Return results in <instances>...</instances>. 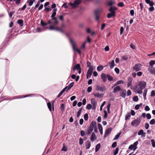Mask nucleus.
<instances>
[{"label":"nucleus","instance_id":"obj_3","mask_svg":"<svg viewBox=\"0 0 155 155\" xmlns=\"http://www.w3.org/2000/svg\"><path fill=\"white\" fill-rule=\"evenodd\" d=\"M73 49L74 51H76L78 52L80 54H81V52L78 49L76 48V43L72 39H70V40Z\"/></svg>","mask_w":155,"mask_h":155},{"label":"nucleus","instance_id":"obj_38","mask_svg":"<svg viewBox=\"0 0 155 155\" xmlns=\"http://www.w3.org/2000/svg\"><path fill=\"white\" fill-rule=\"evenodd\" d=\"M82 110V109L81 108L79 109V111L77 113V117H78L80 116Z\"/></svg>","mask_w":155,"mask_h":155},{"label":"nucleus","instance_id":"obj_11","mask_svg":"<svg viewBox=\"0 0 155 155\" xmlns=\"http://www.w3.org/2000/svg\"><path fill=\"white\" fill-rule=\"evenodd\" d=\"M51 22L50 24H52V26H53L54 27H55L57 26V25L58 23V21H57V19H54L53 20H51Z\"/></svg>","mask_w":155,"mask_h":155},{"label":"nucleus","instance_id":"obj_28","mask_svg":"<svg viewBox=\"0 0 155 155\" xmlns=\"http://www.w3.org/2000/svg\"><path fill=\"white\" fill-rule=\"evenodd\" d=\"M101 147V144L99 143L97 144L95 147V151L96 152H97L100 149Z\"/></svg>","mask_w":155,"mask_h":155},{"label":"nucleus","instance_id":"obj_8","mask_svg":"<svg viewBox=\"0 0 155 155\" xmlns=\"http://www.w3.org/2000/svg\"><path fill=\"white\" fill-rule=\"evenodd\" d=\"M49 30H54L57 31H60L62 33H64V31L61 28H57L56 27H54L53 26L50 25L49 28Z\"/></svg>","mask_w":155,"mask_h":155},{"label":"nucleus","instance_id":"obj_34","mask_svg":"<svg viewBox=\"0 0 155 155\" xmlns=\"http://www.w3.org/2000/svg\"><path fill=\"white\" fill-rule=\"evenodd\" d=\"M17 22L20 26H22L23 25V21L21 19H19L18 20Z\"/></svg>","mask_w":155,"mask_h":155},{"label":"nucleus","instance_id":"obj_10","mask_svg":"<svg viewBox=\"0 0 155 155\" xmlns=\"http://www.w3.org/2000/svg\"><path fill=\"white\" fill-rule=\"evenodd\" d=\"M148 71L152 74L155 75V68L153 66H150L148 68Z\"/></svg>","mask_w":155,"mask_h":155},{"label":"nucleus","instance_id":"obj_39","mask_svg":"<svg viewBox=\"0 0 155 155\" xmlns=\"http://www.w3.org/2000/svg\"><path fill=\"white\" fill-rule=\"evenodd\" d=\"M133 100L134 101L137 102L138 101V98L137 96H135L133 97Z\"/></svg>","mask_w":155,"mask_h":155},{"label":"nucleus","instance_id":"obj_16","mask_svg":"<svg viewBox=\"0 0 155 155\" xmlns=\"http://www.w3.org/2000/svg\"><path fill=\"white\" fill-rule=\"evenodd\" d=\"M132 78L131 77H129L128 78V82H127V86L128 87L130 86L132 84Z\"/></svg>","mask_w":155,"mask_h":155},{"label":"nucleus","instance_id":"obj_12","mask_svg":"<svg viewBox=\"0 0 155 155\" xmlns=\"http://www.w3.org/2000/svg\"><path fill=\"white\" fill-rule=\"evenodd\" d=\"M111 131V128H109L107 129L105 131V134L104 135V137H107L110 133Z\"/></svg>","mask_w":155,"mask_h":155},{"label":"nucleus","instance_id":"obj_50","mask_svg":"<svg viewBox=\"0 0 155 155\" xmlns=\"http://www.w3.org/2000/svg\"><path fill=\"white\" fill-rule=\"evenodd\" d=\"M147 89H145L143 92V96L144 97H146L147 95Z\"/></svg>","mask_w":155,"mask_h":155},{"label":"nucleus","instance_id":"obj_40","mask_svg":"<svg viewBox=\"0 0 155 155\" xmlns=\"http://www.w3.org/2000/svg\"><path fill=\"white\" fill-rule=\"evenodd\" d=\"M152 145L153 147H155V141L154 139H152L151 140Z\"/></svg>","mask_w":155,"mask_h":155},{"label":"nucleus","instance_id":"obj_21","mask_svg":"<svg viewBox=\"0 0 155 155\" xmlns=\"http://www.w3.org/2000/svg\"><path fill=\"white\" fill-rule=\"evenodd\" d=\"M121 90L120 87L119 86H117L115 87L114 89L113 93H116L117 91H120Z\"/></svg>","mask_w":155,"mask_h":155},{"label":"nucleus","instance_id":"obj_32","mask_svg":"<svg viewBox=\"0 0 155 155\" xmlns=\"http://www.w3.org/2000/svg\"><path fill=\"white\" fill-rule=\"evenodd\" d=\"M104 68V67L102 65H100L98 66L97 68V71H102Z\"/></svg>","mask_w":155,"mask_h":155},{"label":"nucleus","instance_id":"obj_51","mask_svg":"<svg viewBox=\"0 0 155 155\" xmlns=\"http://www.w3.org/2000/svg\"><path fill=\"white\" fill-rule=\"evenodd\" d=\"M27 2L29 3V5L30 6H31L34 3L32 1H31V0H28Z\"/></svg>","mask_w":155,"mask_h":155},{"label":"nucleus","instance_id":"obj_52","mask_svg":"<svg viewBox=\"0 0 155 155\" xmlns=\"http://www.w3.org/2000/svg\"><path fill=\"white\" fill-rule=\"evenodd\" d=\"M84 141L82 138H80L79 139V143L80 145H82Z\"/></svg>","mask_w":155,"mask_h":155},{"label":"nucleus","instance_id":"obj_33","mask_svg":"<svg viewBox=\"0 0 155 155\" xmlns=\"http://www.w3.org/2000/svg\"><path fill=\"white\" fill-rule=\"evenodd\" d=\"M81 69L80 65L79 64L76 65L74 68V70H75V69L78 70Z\"/></svg>","mask_w":155,"mask_h":155},{"label":"nucleus","instance_id":"obj_9","mask_svg":"<svg viewBox=\"0 0 155 155\" xmlns=\"http://www.w3.org/2000/svg\"><path fill=\"white\" fill-rule=\"evenodd\" d=\"M96 90L98 91H101L103 92L106 90V88L104 86L101 87L97 86L96 87Z\"/></svg>","mask_w":155,"mask_h":155},{"label":"nucleus","instance_id":"obj_35","mask_svg":"<svg viewBox=\"0 0 155 155\" xmlns=\"http://www.w3.org/2000/svg\"><path fill=\"white\" fill-rule=\"evenodd\" d=\"M155 64V61L154 60H151L149 62V65L150 66H152Z\"/></svg>","mask_w":155,"mask_h":155},{"label":"nucleus","instance_id":"obj_57","mask_svg":"<svg viewBox=\"0 0 155 155\" xmlns=\"http://www.w3.org/2000/svg\"><path fill=\"white\" fill-rule=\"evenodd\" d=\"M155 96V90L151 92V96L154 97Z\"/></svg>","mask_w":155,"mask_h":155},{"label":"nucleus","instance_id":"obj_29","mask_svg":"<svg viewBox=\"0 0 155 155\" xmlns=\"http://www.w3.org/2000/svg\"><path fill=\"white\" fill-rule=\"evenodd\" d=\"M124 83V81L122 80H120L117 81L114 85V86H117L120 84H123Z\"/></svg>","mask_w":155,"mask_h":155},{"label":"nucleus","instance_id":"obj_63","mask_svg":"<svg viewBox=\"0 0 155 155\" xmlns=\"http://www.w3.org/2000/svg\"><path fill=\"white\" fill-rule=\"evenodd\" d=\"M142 72L141 71H139L137 73V74L138 76H140L142 75Z\"/></svg>","mask_w":155,"mask_h":155},{"label":"nucleus","instance_id":"obj_24","mask_svg":"<svg viewBox=\"0 0 155 155\" xmlns=\"http://www.w3.org/2000/svg\"><path fill=\"white\" fill-rule=\"evenodd\" d=\"M74 82L71 83L68 86H66L67 87L66 91H67L70 89L74 85Z\"/></svg>","mask_w":155,"mask_h":155},{"label":"nucleus","instance_id":"obj_13","mask_svg":"<svg viewBox=\"0 0 155 155\" xmlns=\"http://www.w3.org/2000/svg\"><path fill=\"white\" fill-rule=\"evenodd\" d=\"M101 77L103 81L104 82H105L107 80V75L105 73H102L101 75Z\"/></svg>","mask_w":155,"mask_h":155},{"label":"nucleus","instance_id":"obj_64","mask_svg":"<svg viewBox=\"0 0 155 155\" xmlns=\"http://www.w3.org/2000/svg\"><path fill=\"white\" fill-rule=\"evenodd\" d=\"M130 47L131 48L133 49H135V46L133 44H130Z\"/></svg>","mask_w":155,"mask_h":155},{"label":"nucleus","instance_id":"obj_42","mask_svg":"<svg viewBox=\"0 0 155 155\" xmlns=\"http://www.w3.org/2000/svg\"><path fill=\"white\" fill-rule=\"evenodd\" d=\"M118 151L119 148L117 147L114 152V155H116L117 154L118 152Z\"/></svg>","mask_w":155,"mask_h":155},{"label":"nucleus","instance_id":"obj_41","mask_svg":"<svg viewBox=\"0 0 155 155\" xmlns=\"http://www.w3.org/2000/svg\"><path fill=\"white\" fill-rule=\"evenodd\" d=\"M141 105L142 104L136 105L135 107V109L136 110H138L140 108V107L141 106Z\"/></svg>","mask_w":155,"mask_h":155},{"label":"nucleus","instance_id":"obj_54","mask_svg":"<svg viewBox=\"0 0 155 155\" xmlns=\"http://www.w3.org/2000/svg\"><path fill=\"white\" fill-rule=\"evenodd\" d=\"M117 142H114L112 145V147L113 148H115L117 146Z\"/></svg>","mask_w":155,"mask_h":155},{"label":"nucleus","instance_id":"obj_45","mask_svg":"<svg viewBox=\"0 0 155 155\" xmlns=\"http://www.w3.org/2000/svg\"><path fill=\"white\" fill-rule=\"evenodd\" d=\"M121 134L120 133H119L118 134H117V135L115 136V137L114 140H116L118 139V138L119 137L120 134Z\"/></svg>","mask_w":155,"mask_h":155},{"label":"nucleus","instance_id":"obj_60","mask_svg":"<svg viewBox=\"0 0 155 155\" xmlns=\"http://www.w3.org/2000/svg\"><path fill=\"white\" fill-rule=\"evenodd\" d=\"M115 72L117 74H119L120 72L119 69L117 68H115L114 69Z\"/></svg>","mask_w":155,"mask_h":155},{"label":"nucleus","instance_id":"obj_25","mask_svg":"<svg viewBox=\"0 0 155 155\" xmlns=\"http://www.w3.org/2000/svg\"><path fill=\"white\" fill-rule=\"evenodd\" d=\"M67 87H64L63 89L60 92V93L57 96V97H59L62 94L64 93V92L66 91Z\"/></svg>","mask_w":155,"mask_h":155},{"label":"nucleus","instance_id":"obj_2","mask_svg":"<svg viewBox=\"0 0 155 155\" xmlns=\"http://www.w3.org/2000/svg\"><path fill=\"white\" fill-rule=\"evenodd\" d=\"M96 124V123L94 121H92L91 122L90 126L87 131V134L88 135H89L93 130L94 128L95 127Z\"/></svg>","mask_w":155,"mask_h":155},{"label":"nucleus","instance_id":"obj_7","mask_svg":"<svg viewBox=\"0 0 155 155\" xmlns=\"http://www.w3.org/2000/svg\"><path fill=\"white\" fill-rule=\"evenodd\" d=\"M142 67V65L140 64L137 63L134 66L133 70L136 72L138 71L141 70Z\"/></svg>","mask_w":155,"mask_h":155},{"label":"nucleus","instance_id":"obj_15","mask_svg":"<svg viewBox=\"0 0 155 155\" xmlns=\"http://www.w3.org/2000/svg\"><path fill=\"white\" fill-rule=\"evenodd\" d=\"M91 104L92 105L93 108L94 109H95L96 107V102L95 101V100L93 98H92L91 99Z\"/></svg>","mask_w":155,"mask_h":155},{"label":"nucleus","instance_id":"obj_62","mask_svg":"<svg viewBox=\"0 0 155 155\" xmlns=\"http://www.w3.org/2000/svg\"><path fill=\"white\" fill-rule=\"evenodd\" d=\"M149 125L148 123H146L145 125V128L146 129H148Z\"/></svg>","mask_w":155,"mask_h":155},{"label":"nucleus","instance_id":"obj_23","mask_svg":"<svg viewBox=\"0 0 155 155\" xmlns=\"http://www.w3.org/2000/svg\"><path fill=\"white\" fill-rule=\"evenodd\" d=\"M98 127L101 134H103V128L102 125L100 124H98Z\"/></svg>","mask_w":155,"mask_h":155},{"label":"nucleus","instance_id":"obj_37","mask_svg":"<svg viewBox=\"0 0 155 155\" xmlns=\"http://www.w3.org/2000/svg\"><path fill=\"white\" fill-rule=\"evenodd\" d=\"M114 15L110 12V13H109L107 14V17L108 18H110L111 17L114 16Z\"/></svg>","mask_w":155,"mask_h":155},{"label":"nucleus","instance_id":"obj_43","mask_svg":"<svg viewBox=\"0 0 155 155\" xmlns=\"http://www.w3.org/2000/svg\"><path fill=\"white\" fill-rule=\"evenodd\" d=\"M150 124L151 125L155 124V120L154 119H152L150 121Z\"/></svg>","mask_w":155,"mask_h":155},{"label":"nucleus","instance_id":"obj_53","mask_svg":"<svg viewBox=\"0 0 155 155\" xmlns=\"http://www.w3.org/2000/svg\"><path fill=\"white\" fill-rule=\"evenodd\" d=\"M110 104H109L107 106V112L108 113H110Z\"/></svg>","mask_w":155,"mask_h":155},{"label":"nucleus","instance_id":"obj_5","mask_svg":"<svg viewBox=\"0 0 155 155\" xmlns=\"http://www.w3.org/2000/svg\"><path fill=\"white\" fill-rule=\"evenodd\" d=\"M138 144V142L136 141L133 144H131L130 145L128 148L130 150H133V151H135L137 148V145Z\"/></svg>","mask_w":155,"mask_h":155},{"label":"nucleus","instance_id":"obj_30","mask_svg":"<svg viewBox=\"0 0 155 155\" xmlns=\"http://www.w3.org/2000/svg\"><path fill=\"white\" fill-rule=\"evenodd\" d=\"M110 68L112 69L114 66V60H112L110 63Z\"/></svg>","mask_w":155,"mask_h":155},{"label":"nucleus","instance_id":"obj_36","mask_svg":"<svg viewBox=\"0 0 155 155\" xmlns=\"http://www.w3.org/2000/svg\"><path fill=\"white\" fill-rule=\"evenodd\" d=\"M47 105H48V108H49V110L50 111H51V110H52V109H51V103L50 102H48L47 103Z\"/></svg>","mask_w":155,"mask_h":155},{"label":"nucleus","instance_id":"obj_26","mask_svg":"<svg viewBox=\"0 0 155 155\" xmlns=\"http://www.w3.org/2000/svg\"><path fill=\"white\" fill-rule=\"evenodd\" d=\"M81 2V0H77L75 1L74 2V7H77L79 4H80Z\"/></svg>","mask_w":155,"mask_h":155},{"label":"nucleus","instance_id":"obj_49","mask_svg":"<svg viewBox=\"0 0 155 155\" xmlns=\"http://www.w3.org/2000/svg\"><path fill=\"white\" fill-rule=\"evenodd\" d=\"M44 10L47 11L48 12H49L51 10V9L50 8H49L46 7L45 8V9H44Z\"/></svg>","mask_w":155,"mask_h":155},{"label":"nucleus","instance_id":"obj_44","mask_svg":"<svg viewBox=\"0 0 155 155\" xmlns=\"http://www.w3.org/2000/svg\"><path fill=\"white\" fill-rule=\"evenodd\" d=\"M88 115L87 114H84V119L85 120H87L88 119Z\"/></svg>","mask_w":155,"mask_h":155},{"label":"nucleus","instance_id":"obj_17","mask_svg":"<svg viewBox=\"0 0 155 155\" xmlns=\"http://www.w3.org/2000/svg\"><path fill=\"white\" fill-rule=\"evenodd\" d=\"M117 8L114 7H112L110 8L109 9V11L111 12V13L114 14L115 15V11L116 10Z\"/></svg>","mask_w":155,"mask_h":155},{"label":"nucleus","instance_id":"obj_18","mask_svg":"<svg viewBox=\"0 0 155 155\" xmlns=\"http://www.w3.org/2000/svg\"><path fill=\"white\" fill-rule=\"evenodd\" d=\"M138 134L139 135H141V137H145V133H144L143 131L142 130H140L138 133Z\"/></svg>","mask_w":155,"mask_h":155},{"label":"nucleus","instance_id":"obj_20","mask_svg":"<svg viewBox=\"0 0 155 155\" xmlns=\"http://www.w3.org/2000/svg\"><path fill=\"white\" fill-rule=\"evenodd\" d=\"M96 138V137L94 133H93L91 135L90 140H91L93 142L94 141Z\"/></svg>","mask_w":155,"mask_h":155},{"label":"nucleus","instance_id":"obj_47","mask_svg":"<svg viewBox=\"0 0 155 155\" xmlns=\"http://www.w3.org/2000/svg\"><path fill=\"white\" fill-rule=\"evenodd\" d=\"M92 107V106L90 104H88L87 105L86 108L88 110H90Z\"/></svg>","mask_w":155,"mask_h":155},{"label":"nucleus","instance_id":"obj_58","mask_svg":"<svg viewBox=\"0 0 155 155\" xmlns=\"http://www.w3.org/2000/svg\"><path fill=\"white\" fill-rule=\"evenodd\" d=\"M146 117L148 119H150L151 118V116L150 114L149 113L147 114H146Z\"/></svg>","mask_w":155,"mask_h":155},{"label":"nucleus","instance_id":"obj_55","mask_svg":"<svg viewBox=\"0 0 155 155\" xmlns=\"http://www.w3.org/2000/svg\"><path fill=\"white\" fill-rule=\"evenodd\" d=\"M105 103L106 102L104 101L103 103L101 105L100 108V110L101 111L102 110V107L105 104Z\"/></svg>","mask_w":155,"mask_h":155},{"label":"nucleus","instance_id":"obj_46","mask_svg":"<svg viewBox=\"0 0 155 155\" xmlns=\"http://www.w3.org/2000/svg\"><path fill=\"white\" fill-rule=\"evenodd\" d=\"M86 43V41H85L84 42V43L82 44V45H81V49H84L85 48V44Z\"/></svg>","mask_w":155,"mask_h":155},{"label":"nucleus","instance_id":"obj_56","mask_svg":"<svg viewBox=\"0 0 155 155\" xmlns=\"http://www.w3.org/2000/svg\"><path fill=\"white\" fill-rule=\"evenodd\" d=\"M92 90V88L91 87H89L87 88V91L88 92H91Z\"/></svg>","mask_w":155,"mask_h":155},{"label":"nucleus","instance_id":"obj_48","mask_svg":"<svg viewBox=\"0 0 155 155\" xmlns=\"http://www.w3.org/2000/svg\"><path fill=\"white\" fill-rule=\"evenodd\" d=\"M130 117V114L128 113L126 115L125 120H127L129 119Z\"/></svg>","mask_w":155,"mask_h":155},{"label":"nucleus","instance_id":"obj_4","mask_svg":"<svg viewBox=\"0 0 155 155\" xmlns=\"http://www.w3.org/2000/svg\"><path fill=\"white\" fill-rule=\"evenodd\" d=\"M140 119L139 118H137L131 122V125L134 127H137L140 124Z\"/></svg>","mask_w":155,"mask_h":155},{"label":"nucleus","instance_id":"obj_19","mask_svg":"<svg viewBox=\"0 0 155 155\" xmlns=\"http://www.w3.org/2000/svg\"><path fill=\"white\" fill-rule=\"evenodd\" d=\"M51 22V21L50 20H49L47 23H45L42 20H41V24L42 26H45L47 25L48 24H50Z\"/></svg>","mask_w":155,"mask_h":155},{"label":"nucleus","instance_id":"obj_14","mask_svg":"<svg viewBox=\"0 0 155 155\" xmlns=\"http://www.w3.org/2000/svg\"><path fill=\"white\" fill-rule=\"evenodd\" d=\"M57 10V9L56 8H55L53 10V13L51 16V17L52 18L51 20H53L54 19H55L57 18L56 17H55L56 15V12Z\"/></svg>","mask_w":155,"mask_h":155},{"label":"nucleus","instance_id":"obj_6","mask_svg":"<svg viewBox=\"0 0 155 155\" xmlns=\"http://www.w3.org/2000/svg\"><path fill=\"white\" fill-rule=\"evenodd\" d=\"M94 66H90L87 72V78H90L92 74V71L93 70Z\"/></svg>","mask_w":155,"mask_h":155},{"label":"nucleus","instance_id":"obj_1","mask_svg":"<svg viewBox=\"0 0 155 155\" xmlns=\"http://www.w3.org/2000/svg\"><path fill=\"white\" fill-rule=\"evenodd\" d=\"M146 85V83L144 81L140 82L138 85L136 86L135 88V91L139 94H142L143 89L145 87Z\"/></svg>","mask_w":155,"mask_h":155},{"label":"nucleus","instance_id":"obj_59","mask_svg":"<svg viewBox=\"0 0 155 155\" xmlns=\"http://www.w3.org/2000/svg\"><path fill=\"white\" fill-rule=\"evenodd\" d=\"M40 2L39 1H38L37 2L36 5H35V8H37L39 6V5H40Z\"/></svg>","mask_w":155,"mask_h":155},{"label":"nucleus","instance_id":"obj_27","mask_svg":"<svg viewBox=\"0 0 155 155\" xmlns=\"http://www.w3.org/2000/svg\"><path fill=\"white\" fill-rule=\"evenodd\" d=\"M93 95L95 97L98 98H100L103 97V94H99L98 93H94Z\"/></svg>","mask_w":155,"mask_h":155},{"label":"nucleus","instance_id":"obj_31","mask_svg":"<svg viewBox=\"0 0 155 155\" xmlns=\"http://www.w3.org/2000/svg\"><path fill=\"white\" fill-rule=\"evenodd\" d=\"M107 78L108 79V80L109 81H113V78L112 76L110 75L109 74H107Z\"/></svg>","mask_w":155,"mask_h":155},{"label":"nucleus","instance_id":"obj_61","mask_svg":"<svg viewBox=\"0 0 155 155\" xmlns=\"http://www.w3.org/2000/svg\"><path fill=\"white\" fill-rule=\"evenodd\" d=\"M145 110L147 111H148L150 110V108L148 106H146L145 107Z\"/></svg>","mask_w":155,"mask_h":155},{"label":"nucleus","instance_id":"obj_22","mask_svg":"<svg viewBox=\"0 0 155 155\" xmlns=\"http://www.w3.org/2000/svg\"><path fill=\"white\" fill-rule=\"evenodd\" d=\"M91 146V143L89 141H87L85 143V146L86 148L87 149H88L90 148Z\"/></svg>","mask_w":155,"mask_h":155}]
</instances>
